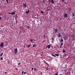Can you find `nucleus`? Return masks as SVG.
Returning <instances> with one entry per match:
<instances>
[{"instance_id": "1", "label": "nucleus", "mask_w": 75, "mask_h": 75, "mask_svg": "<svg viewBox=\"0 0 75 75\" xmlns=\"http://www.w3.org/2000/svg\"><path fill=\"white\" fill-rule=\"evenodd\" d=\"M8 44V42H5L4 43H3V42H2L0 45V47H1V48H3V47H4V46H6V45H7Z\"/></svg>"}, {"instance_id": "2", "label": "nucleus", "mask_w": 75, "mask_h": 75, "mask_svg": "<svg viewBox=\"0 0 75 75\" xmlns=\"http://www.w3.org/2000/svg\"><path fill=\"white\" fill-rule=\"evenodd\" d=\"M30 40L32 43H35V41H36V40H35L34 39H30Z\"/></svg>"}, {"instance_id": "3", "label": "nucleus", "mask_w": 75, "mask_h": 75, "mask_svg": "<svg viewBox=\"0 0 75 75\" xmlns=\"http://www.w3.org/2000/svg\"><path fill=\"white\" fill-rule=\"evenodd\" d=\"M18 51H17V48L15 49L14 50V54H17Z\"/></svg>"}, {"instance_id": "4", "label": "nucleus", "mask_w": 75, "mask_h": 75, "mask_svg": "<svg viewBox=\"0 0 75 75\" xmlns=\"http://www.w3.org/2000/svg\"><path fill=\"white\" fill-rule=\"evenodd\" d=\"M63 38L65 40H68V37L67 36H64L63 37Z\"/></svg>"}, {"instance_id": "5", "label": "nucleus", "mask_w": 75, "mask_h": 75, "mask_svg": "<svg viewBox=\"0 0 75 75\" xmlns=\"http://www.w3.org/2000/svg\"><path fill=\"white\" fill-rule=\"evenodd\" d=\"M49 1L50 3V2H51L52 4H54V1L53 0H49Z\"/></svg>"}, {"instance_id": "6", "label": "nucleus", "mask_w": 75, "mask_h": 75, "mask_svg": "<svg viewBox=\"0 0 75 75\" xmlns=\"http://www.w3.org/2000/svg\"><path fill=\"white\" fill-rule=\"evenodd\" d=\"M68 17V15H67V13H65L64 14V18H67Z\"/></svg>"}, {"instance_id": "7", "label": "nucleus", "mask_w": 75, "mask_h": 75, "mask_svg": "<svg viewBox=\"0 0 75 75\" xmlns=\"http://www.w3.org/2000/svg\"><path fill=\"white\" fill-rule=\"evenodd\" d=\"M47 47L48 49H50V48H51V45H47Z\"/></svg>"}, {"instance_id": "8", "label": "nucleus", "mask_w": 75, "mask_h": 75, "mask_svg": "<svg viewBox=\"0 0 75 75\" xmlns=\"http://www.w3.org/2000/svg\"><path fill=\"white\" fill-rule=\"evenodd\" d=\"M54 31L55 32V33H56L57 31H58V29H54Z\"/></svg>"}, {"instance_id": "9", "label": "nucleus", "mask_w": 75, "mask_h": 75, "mask_svg": "<svg viewBox=\"0 0 75 75\" xmlns=\"http://www.w3.org/2000/svg\"><path fill=\"white\" fill-rule=\"evenodd\" d=\"M10 14H12V15H15V14H16V13L15 12H13L12 13H11Z\"/></svg>"}, {"instance_id": "10", "label": "nucleus", "mask_w": 75, "mask_h": 75, "mask_svg": "<svg viewBox=\"0 0 75 75\" xmlns=\"http://www.w3.org/2000/svg\"><path fill=\"white\" fill-rule=\"evenodd\" d=\"M23 5L24 7V8H25L26 7V4H23Z\"/></svg>"}, {"instance_id": "11", "label": "nucleus", "mask_w": 75, "mask_h": 75, "mask_svg": "<svg viewBox=\"0 0 75 75\" xmlns=\"http://www.w3.org/2000/svg\"><path fill=\"white\" fill-rule=\"evenodd\" d=\"M29 11H30L29 10H28V11H27L26 12V14H28V13H29Z\"/></svg>"}, {"instance_id": "12", "label": "nucleus", "mask_w": 75, "mask_h": 75, "mask_svg": "<svg viewBox=\"0 0 75 75\" xmlns=\"http://www.w3.org/2000/svg\"><path fill=\"white\" fill-rule=\"evenodd\" d=\"M15 18H17V15L16 14L15 15Z\"/></svg>"}, {"instance_id": "13", "label": "nucleus", "mask_w": 75, "mask_h": 75, "mask_svg": "<svg viewBox=\"0 0 75 75\" xmlns=\"http://www.w3.org/2000/svg\"><path fill=\"white\" fill-rule=\"evenodd\" d=\"M61 35H60V33H59L58 37L59 38V37H61Z\"/></svg>"}, {"instance_id": "14", "label": "nucleus", "mask_w": 75, "mask_h": 75, "mask_svg": "<svg viewBox=\"0 0 75 75\" xmlns=\"http://www.w3.org/2000/svg\"><path fill=\"white\" fill-rule=\"evenodd\" d=\"M51 55L53 57H55V55L54 54H52Z\"/></svg>"}, {"instance_id": "15", "label": "nucleus", "mask_w": 75, "mask_h": 75, "mask_svg": "<svg viewBox=\"0 0 75 75\" xmlns=\"http://www.w3.org/2000/svg\"><path fill=\"white\" fill-rule=\"evenodd\" d=\"M55 55H56V56H57V57H58L59 56L58 54H55Z\"/></svg>"}, {"instance_id": "16", "label": "nucleus", "mask_w": 75, "mask_h": 75, "mask_svg": "<svg viewBox=\"0 0 75 75\" xmlns=\"http://www.w3.org/2000/svg\"><path fill=\"white\" fill-rule=\"evenodd\" d=\"M40 12L42 14H44V11H41Z\"/></svg>"}, {"instance_id": "17", "label": "nucleus", "mask_w": 75, "mask_h": 75, "mask_svg": "<svg viewBox=\"0 0 75 75\" xmlns=\"http://www.w3.org/2000/svg\"><path fill=\"white\" fill-rule=\"evenodd\" d=\"M46 69H47V71H48V70L49 69V68H48V67H47L46 68Z\"/></svg>"}, {"instance_id": "18", "label": "nucleus", "mask_w": 75, "mask_h": 75, "mask_svg": "<svg viewBox=\"0 0 75 75\" xmlns=\"http://www.w3.org/2000/svg\"><path fill=\"white\" fill-rule=\"evenodd\" d=\"M36 45L35 44H34L33 45V47H35Z\"/></svg>"}, {"instance_id": "19", "label": "nucleus", "mask_w": 75, "mask_h": 75, "mask_svg": "<svg viewBox=\"0 0 75 75\" xmlns=\"http://www.w3.org/2000/svg\"><path fill=\"white\" fill-rule=\"evenodd\" d=\"M3 55V53H1V54L0 56L1 57V56H2V55Z\"/></svg>"}, {"instance_id": "20", "label": "nucleus", "mask_w": 75, "mask_h": 75, "mask_svg": "<svg viewBox=\"0 0 75 75\" xmlns=\"http://www.w3.org/2000/svg\"><path fill=\"white\" fill-rule=\"evenodd\" d=\"M65 50H63V52L64 53V52H65Z\"/></svg>"}, {"instance_id": "21", "label": "nucleus", "mask_w": 75, "mask_h": 75, "mask_svg": "<svg viewBox=\"0 0 75 75\" xmlns=\"http://www.w3.org/2000/svg\"><path fill=\"white\" fill-rule=\"evenodd\" d=\"M61 41L62 42H63L64 41L63 39H61Z\"/></svg>"}, {"instance_id": "22", "label": "nucleus", "mask_w": 75, "mask_h": 75, "mask_svg": "<svg viewBox=\"0 0 75 75\" xmlns=\"http://www.w3.org/2000/svg\"><path fill=\"white\" fill-rule=\"evenodd\" d=\"M24 71H22V74H24Z\"/></svg>"}, {"instance_id": "23", "label": "nucleus", "mask_w": 75, "mask_h": 75, "mask_svg": "<svg viewBox=\"0 0 75 75\" xmlns=\"http://www.w3.org/2000/svg\"><path fill=\"white\" fill-rule=\"evenodd\" d=\"M21 64V63H18V64L19 65H20Z\"/></svg>"}, {"instance_id": "24", "label": "nucleus", "mask_w": 75, "mask_h": 75, "mask_svg": "<svg viewBox=\"0 0 75 75\" xmlns=\"http://www.w3.org/2000/svg\"><path fill=\"white\" fill-rule=\"evenodd\" d=\"M6 1L8 4V0H6Z\"/></svg>"}, {"instance_id": "25", "label": "nucleus", "mask_w": 75, "mask_h": 75, "mask_svg": "<svg viewBox=\"0 0 75 75\" xmlns=\"http://www.w3.org/2000/svg\"><path fill=\"white\" fill-rule=\"evenodd\" d=\"M63 43H62L61 44V46H62V45H63Z\"/></svg>"}, {"instance_id": "26", "label": "nucleus", "mask_w": 75, "mask_h": 75, "mask_svg": "<svg viewBox=\"0 0 75 75\" xmlns=\"http://www.w3.org/2000/svg\"><path fill=\"white\" fill-rule=\"evenodd\" d=\"M28 47H30V45H28Z\"/></svg>"}, {"instance_id": "27", "label": "nucleus", "mask_w": 75, "mask_h": 75, "mask_svg": "<svg viewBox=\"0 0 75 75\" xmlns=\"http://www.w3.org/2000/svg\"><path fill=\"white\" fill-rule=\"evenodd\" d=\"M1 60H3V58H1Z\"/></svg>"}, {"instance_id": "28", "label": "nucleus", "mask_w": 75, "mask_h": 75, "mask_svg": "<svg viewBox=\"0 0 75 75\" xmlns=\"http://www.w3.org/2000/svg\"><path fill=\"white\" fill-rule=\"evenodd\" d=\"M24 74H26V72H24Z\"/></svg>"}, {"instance_id": "29", "label": "nucleus", "mask_w": 75, "mask_h": 75, "mask_svg": "<svg viewBox=\"0 0 75 75\" xmlns=\"http://www.w3.org/2000/svg\"><path fill=\"white\" fill-rule=\"evenodd\" d=\"M55 75H58V74H55Z\"/></svg>"}, {"instance_id": "30", "label": "nucleus", "mask_w": 75, "mask_h": 75, "mask_svg": "<svg viewBox=\"0 0 75 75\" xmlns=\"http://www.w3.org/2000/svg\"><path fill=\"white\" fill-rule=\"evenodd\" d=\"M62 1L63 2H64V0H62Z\"/></svg>"}, {"instance_id": "31", "label": "nucleus", "mask_w": 75, "mask_h": 75, "mask_svg": "<svg viewBox=\"0 0 75 75\" xmlns=\"http://www.w3.org/2000/svg\"><path fill=\"white\" fill-rule=\"evenodd\" d=\"M44 38H45V35H44Z\"/></svg>"}, {"instance_id": "32", "label": "nucleus", "mask_w": 75, "mask_h": 75, "mask_svg": "<svg viewBox=\"0 0 75 75\" xmlns=\"http://www.w3.org/2000/svg\"><path fill=\"white\" fill-rule=\"evenodd\" d=\"M73 16H74V13L73 14Z\"/></svg>"}, {"instance_id": "33", "label": "nucleus", "mask_w": 75, "mask_h": 75, "mask_svg": "<svg viewBox=\"0 0 75 75\" xmlns=\"http://www.w3.org/2000/svg\"><path fill=\"white\" fill-rule=\"evenodd\" d=\"M34 69L35 71H36V69L34 68Z\"/></svg>"}, {"instance_id": "34", "label": "nucleus", "mask_w": 75, "mask_h": 75, "mask_svg": "<svg viewBox=\"0 0 75 75\" xmlns=\"http://www.w3.org/2000/svg\"><path fill=\"white\" fill-rule=\"evenodd\" d=\"M1 17H0V20H1Z\"/></svg>"}, {"instance_id": "35", "label": "nucleus", "mask_w": 75, "mask_h": 75, "mask_svg": "<svg viewBox=\"0 0 75 75\" xmlns=\"http://www.w3.org/2000/svg\"><path fill=\"white\" fill-rule=\"evenodd\" d=\"M61 47H62V46H61L60 47V48H61Z\"/></svg>"}, {"instance_id": "36", "label": "nucleus", "mask_w": 75, "mask_h": 75, "mask_svg": "<svg viewBox=\"0 0 75 75\" xmlns=\"http://www.w3.org/2000/svg\"><path fill=\"white\" fill-rule=\"evenodd\" d=\"M5 74H7V72H5Z\"/></svg>"}, {"instance_id": "37", "label": "nucleus", "mask_w": 75, "mask_h": 75, "mask_svg": "<svg viewBox=\"0 0 75 75\" xmlns=\"http://www.w3.org/2000/svg\"><path fill=\"white\" fill-rule=\"evenodd\" d=\"M32 70H33V68H32Z\"/></svg>"}, {"instance_id": "38", "label": "nucleus", "mask_w": 75, "mask_h": 75, "mask_svg": "<svg viewBox=\"0 0 75 75\" xmlns=\"http://www.w3.org/2000/svg\"><path fill=\"white\" fill-rule=\"evenodd\" d=\"M43 3H45V2L44 1H43Z\"/></svg>"}, {"instance_id": "39", "label": "nucleus", "mask_w": 75, "mask_h": 75, "mask_svg": "<svg viewBox=\"0 0 75 75\" xmlns=\"http://www.w3.org/2000/svg\"><path fill=\"white\" fill-rule=\"evenodd\" d=\"M11 13H10V12H8V14H10Z\"/></svg>"}, {"instance_id": "40", "label": "nucleus", "mask_w": 75, "mask_h": 75, "mask_svg": "<svg viewBox=\"0 0 75 75\" xmlns=\"http://www.w3.org/2000/svg\"><path fill=\"white\" fill-rule=\"evenodd\" d=\"M28 28H29V26H28Z\"/></svg>"}, {"instance_id": "41", "label": "nucleus", "mask_w": 75, "mask_h": 75, "mask_svg": "<svg viewBox=\"0 0 75 75\" xmlns=\"http://www.w3.org/2000/svg\"><path fill=\"white\" fill-rule=\"evenodd\" d=\"M47 47H46L45 49L47 48Z\"/></svg>"}, {"instance_id": "42", "label": "nucleus", "mask_w": 75, "mask_h": 75, "mask_svg": "<svg viewBox=\"0 0 75 75\" xmlns=\"http://www.w3.org/2000/svg\"><path fill=\"white\" fill-rule=\"evenodd\" d=\"M69 11H71V10H69Z\"/></svg>"}, {"instance_id": "43", "label": "nucleus", "mask_w": 75, "mask_h": 75, "mask_svg": "<svg viewBox=\"0 0 75 75\" xmlns=\"http://www.w3.org/2000/svg\"><path fill=\"white\" fill-rule=\"evenodd\" d=\"M43 1H44V0H43Z\"/></svg>"}]
</instances>
